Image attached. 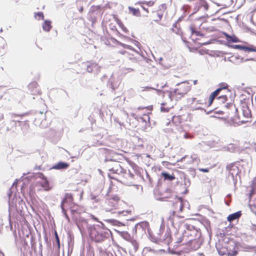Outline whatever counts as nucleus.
<instances>
[{"mask_svg":"<svg viewBox=\"0 0 256 256\" xmlns=\"http://www.w3.org/2000/svg\"><path fill=\"white\" fill-rule=\"evenodd\" d=\"M108 170V176L110 179L116 180L128 186H137L138 179L140 177V174L134 168L129 170L128 172L126 173L118 162H114Z\"/></svg>","mask_w":256,"mask_h":256,"instance_id":"nucleus-1","label":"nucleus"},{"mask_svg":"<svg viewBox=\"0 0 256 256\" xmlns=\"http://www.w3.org/2000/svg\"><path fill=\"white\" fill-rule=\"evenodd\" d=\"M191 90V86L188 81L178 84L174 91L169 94L170 99L178 100L186 95Z\"/></svg>","mask_w":256,"mask_h":256,"instance_id":"nucleus-2","label":"nucleus"},{"mask_svg":"<svg viewBox=\"0 0 256 256\" xmlns=\"http://www.w3.org/2000/svg\"><path fill=\"white\" fill-rule=\"evenodd\" d=\"M40 180H36L30 186V194H34L36 192H40L42 190L45 191H49L51 190L52 187L50 186L49 182L47 178L42 174H40Z\"/></svg>","mask_w":256,"mask_h":256,"instance_id":"nucleus-3","label":"nucleus"},{"mask_svg":"<svg viewBox=\"0 0 256 256\" xmlns=\"http://www.w3.org/2000/svg\"><path fill=\"white\" fill-rule=\"evenodd\" d=\"M217 249L219 254L222 256H235L237 254L236 244L232 240L227 242H223L219 244L217 246Z\"/></svg>","mask_w":256,"mask_h":256,"instance_id":"nucleus-4","label":"nucleus"},{"mask_svg":"<svg viewBox=\"0 0 256 256\" xmlns=\"http://www.w3.org/2000/svg\"><path fill=\"white\" fill-rule=\"evenodd\" d=\"M151 108L149 107L138 108L134 110L132 116L136 119H141L143 121H150L149 114H151Z\"/></svg>","mask_w":256,"mask_h":256,"instance_id":"nucleus-5","label":"nucleus"},{"mask_svg":"<svg viewBox=\"0 0 256 256\" xmlns=\"http://www.w3.org/2000/svg\"><path fill=\"white\" fill-rule=\"evenodd\" d=\"M106 233L101 228H91L90 232V238L96 242H100L104 240Z\"/></svg>","mask_w":256,"mask_h":256,"instance_id":"nucleus-6","label":"nucleus"},{"mask_svg":"<svg viewBox=\"0 0 256 256\" xmlns=\"http://www.w3.org/2000/svg\"><path fill=\"white\" fill-rule=\"evenodd\" d=\"M192 104L197 106L196 109H202L203 108H208L210 106L214 100L210 102V96L208 101L206 100V96H202L198 98H192Z\"/></svg>","mask_w":256,"mask_h":256,"instance_id":"nucleus-7","label":"nucleus"},{"mask_svg":"<svg viewBox=\"0 0 256 256\" xmlns=\"http://www.w3.org/2000/svg\"><path fill=\"white\" fill-rule=\"evenodd\" d=\"M251 116L250 111L248 107H244L242 112L238 114L234 118V120L238 124H242L247 122L248 119Z\"/></svg>","mask_w":256,"mask_h":256,"instance_id":"nucleus-8","label":"nucleus"},{"mask_svg":"<svg viewBox=\"0 0 256 256\" xmlns=\"http://www.w3.org/2000/svg\"><path fill=\"white\" fill-rule=\"evenodd\" d=\"M120 198L118 196H114L106 199L104 208L106 211L112 212L113 210L118 209Z\"/></svg>","mask_w":256,"mask_h":256,"instance_id":"nucleus-9","label":"nucleus"},{"mask_svg":"<svg viewBox=\"0 0 256 256\" xmlns=\"http://www.w3.org/2000/svg\"><path fill=\"white\" fill-rule=\"evenodd\" d=\"M216 19H207L200 25V28L206 32H213L216 30V26L214 24Z\"/></svg>","mask_w":256,"mask_h":256,"instance_id":"nucleus-10","label":"nucleus"},{"mask_svg":"<svg viewBox=\"0 0 256 256\" xmlns=\"http://www.w3.org/2000/svg\"><path fill=\"white\" fill-rule=\"evenodd\" d=\"M199 4L200 5V8H203L204 10H208L209 6L212 8L215 7V6H221L220 8L219 9L216 10V12L219 11L221 9L227 7V6L226 4L217 3V2H214V1H212V2L210 5H208L206 2V1H200Z\"/></svg>","mask_w":256,"mask_h":256,"instance_id":"nucleus-11","label":"nucleus"},{"mask_svg":"<svg viewBox=\"0 0 256 256\" xmlns=\"http://www.w3.org/2000/svg\"><path fill=\"white\" fill-rule=\"evenodd\" d=\"M184 232L189 239L191 240V244L193 242L196 243L198 242V238L200 237V234L198 230L195 228L192 230L187 228Z\"/></svg>","mask_w":256,"mask_h":256,"instance_id":"nucleus-12","label":"nucleus"},{"mask_svg":"<svg viewBox=\"0 0 256 256\" xmlns=\"http://www.w3.org/2000/svg\"><path fill=\"white\" fill-rule=\"evenodd\" d=\"M222 90H226L228 92H230V90H228V85L227 84L221 83L219 84V88L210 94V102L212 100H214L215 98L216 97Z\"/></svg>","mask_w":256,"mask_h":256,"instance_id":"nucleus-13","label":"nucleus"},{"mask_svg":"<svg viewBox=\"0 0 256 256\" xmlns=\"http://www.w3.org/2000/svg\"><path fill=\"white\" fill-rule=\"evenodd\" d=\"M190 114H186L182 115L174 116L172 118V121L176 124H181L186 120Z\"/></svg>","mask_w":256,"mask_h":256,"instance_id":"nucleus-14","label":"nucleus"},{"mask_svg":"<svg viewBox=\"0 0 256 256\" xmlns=\"http://www.w3.org/2000/svg\"><path fill=\"white\" fill-rule=\"evenodd\" d=\"M28 87L32 94H40L42 93L40 90L38 85L36 82H30Z\"/></svg>","mask_w":256,"mask_h":256,"instance_id":"nucleus-15","label":"nucleus"},{"mask_svg":"<svg viewBox=\"0 0 256 256\" xmlns=\"http://www.w3.org/2000/svg\"><path fill=\"white\" fill-rule=\"evenodd\" d=\"M86 70L88 72H99L100 70V66L95 62H87L86 64Z\"/></svg>","mask_w":256,"mask_h":256,"instance_id":"nucleus-16","label":"nucleus"},{"mask_svg":"<svg viewBox=\"0 0 256 256\" xmlns=\"http://www.w3.org/2000/svg\"><path fill=\"white\" fill-rule=\"evenodd\" d=\"M174 106L170 100L169 102H163L161 104L160 112H168L173 108Z\"/></svg>","mask_w":256,"mask_h":256,"instance_id":"nucleus-17","label":"nucleus"},{"mask_svg":"<svg viewBox=\"0 0 256 256\" xmlns=\"http://www.w3.org/2000/svg\"><path fill=\"white\" fill-rule=\"evenodd\" d=\"M69 166L68 163L60 162L54 166L53 168L56 170L66 169L68 168Z\"/></svg>","mask_w":256,"mask_h":256,"instance_id":"nucleus-18","label":"nucleus"},{"mask_svg":"<svg viewBox=\"0 0 256 256\" xmlns=\"http://www.w3.org/2000/svg\"><path fill=\"white\" fill-rule=\"evenodd\" d=\"M68 201L72 202L73 201V196L71 194H66L65 195L64 198L62 200L60 204L61 208H63V207H64V204Z\"/></svg>","mask_w":256,"mask_h":256,"instance_id":"nucleus-19","label":"nucleus"},{"mask_svg":"<svg viewBox=\"0 0 256 256\" xmlns=\"http://www.w3.org/2000/svg\"><path fill=\"white\" fill-rule=\"evenodd\" d=\"M240 216V212H238L229 215L227 218V220L229 222H232L235 220L238 219Z\"/></svg>","mask_w":256,"mask_h":256,"instance_id":"nucleus-20","label":"nucleus"},{"mask_svg":"<svg viewBox=\"0 0 256 256\" xmlns=\"http://www.w3.org/2000/svg\"><path fill=\"white\" fill-rule=\"evenodd\" d=\"M154 4V1H148V2H138L136 4V5H140V6L142 8L144 9V10H146L147 12H148V8H146V6H144V5H146L148 6H153Z\"/></svg>","mask_w":256,"mask_h":256,"instance_id":"nucleus-21","label":"nucleus"},{"mask_svg":"<svg viewBox=\"0 0 256 256\" xmlns=\"http://www.w3.org/2000/svg\"><path fill=\"white\" fill-rule=\"evenodd\" d=\"M162 176L164 178V180L172 181L176 178L174 174L170 175L166 172H162Z\"/></svg>","mask_w":256,"mask_h":256,"instance_id":"nucleus-22","label":"nucleus"},{"mask_svg":"<svg viewBox=\"0 0 256 256\" xmlns=\"http://www.w3.org/2000/svg\"><path fill=\"white\" fill-rule=\"evenodd\" d=\"M52 26L51 25V22L49 20H45L42 24L43 30L46 32H49L51 29Z\"/></svg>","mask_w":256,"mask_h":256,"instance_id":"nucleus-23","label":"nucleus"},{"mask_svg":"<svg viewBox=\"0 0 256 256\" xmlns=\"http://www.w3.org/2000/svg\"><path fill=\"white\" fill-rule=\"evenodd\" d=\"M236 47L240 48L242 50H244L246 52H256V46H236Z\"/></svg>","mask_w":256,"mask_h":256,"instance_id":"nucleus-24","label":"nucleus"},{"mask_svg":"<svg viewBox=\"0 0 256 256\" xmlns=\"http://www.w3.org/2000/svg\"><path fill=\"white\" fill-rule=\"evenodd\" d=\"M164 236L165 237L164 239V242L167 244H169L172 242V236L170 232L166 231Z\"/></svg>","mask_w":256,"mask_h":256,"instance_id":"nucleus-25","label":"nucleus"},{"mask_svg":"<svg viewBox=\"0 0 256 256\" xmlns=\"http://www.w3.org/2000/svg\"><path fill=\"white\" fill-rule=\"evenodd\" d=\"M128 10L130 12L132 13L133 15L136 16H140V12L138 8H135L132 6H129Z\"/></svg>","mask_w":256,"mask_h":256,"instance_id":"nucleus-26","label":"nucleus"},{"mask_svg":"<svg viewBox=\"0 0 256 256\" xmlns=\"http://www.w3.org/2000/svg\"><path fill=\"white\" fill-rule=\"evenodd\" d=\"M183 243L182 245H191V240L189 239L185 232L182 233Z\"/></svg>","mask_w":256,"mask_h":256,"instance_id":"nucleus-27","label":"nucleus"},{"mask_svg":"<svg viewBox=\"0 0 256 256\" xmlns=\"http://www.w3.org/2000/svg\"><path fill=\"white\" fill-rule=\"evenodd\" d=\"M176 242L177 244H181L182 245L183 238L182 234L177 233L175 236Z\"/></svg>","mask_w":256,"mask_h":256,"instance_id":"nucleus-28","label":"nucleus"},{"mask_svg":"<svg viewBox=\"0 0 256 256\" xmlns=\"http://www.w3.org/2000/svg\"><path fill=\"white\" fill-rule=\"evenodd\" d=\"M117 23L119 26L122 28V30L126 34H128V28L124 26L123 23L120 20L117 19Z\"/></svg>","mask_w":256,"mask_h":256,"instance_id":"nucleus-29","label":"nucleus"},{"mask_svg":"<svg viewBox=\"0 0 256 256\" xmlns=\"http://www.w3.org/2000/svg\"><path fill=\"white\" fill-rule=\"evenodd\" d=\"M218 100H219V102L224 104L228 100V97L226 95H222L218 98Z\"/></svg>","mask_w":256,"mask_h":256,"instance_id":"nucleus-30","label":"nucleus"},{"mask_svg":"<svg viewBox=\"0 0 256 256\" xmlns=\"http://www.w3.org/2000/svg\"><path fill=\"white\" fill-rule=\"evenodd\" d=\"M34 16L36 18H37L38 20H43L44 18V14L42 12H38L36 13Z\"/></svg>","mask_w":256,"mask_h":256,"instance_id":"nucleus-31","label":"nucleus"},{"mask_svg":"<svg viewBox=\"0 0 256 256\" xmlns=\"http://www.w3.org/2000/svg\"><path fill=\"white\" fill-rule=\"evenodd\" d=\"M190 30L192 34H195L196 36H202V34H201L199 32L196 30L192 26L190 28Z\"/></svg>","mask_w":256,"mask_h":256,"instance_id":"nucleus-32","label":"nucleus"},{"mask_svg":"<svg viewBox=\"0 0 256 256\" xmlns=\"http://www.w3.org/2000/svg\"><path fill=\"white\" fill-rule=\"evenodd\" d=\"M175 214H176V212L174 210H172L170 212V216H169V220L172 223L174 222V218L175 216Z\"/></svg>","mask_w":256,"mask_h":256,"instance_id":"nucleus-33","label":"nucleus"},{"mask_svg":"<svg viewBox=\"0 0 256 256\" xmlns=\"http://www.w3.org/2000/svg\"><path fill=\"white\" fill-rule=\"evenodd\" d=\"M54 236H55V238H56V242L58 243V247H60V239H59V238H58V233H57L56 231L54 232Z\"/></svg>","mask_w":256,"mask_h":256,"instance_id":"nucleus-34","label":"nucleus"},{"mask_svg":"<svg viewBox=\"0 0 256 256\" xmlns=\"http://www.w3.org/2000/svg\"><path fill=\"white\" fill-rule=\"evenodd\" d=\"M118 43L122 46L123 48H128V49H131V46H128V45H127V44H122L119 42H118Z\"/></svg>","mask_w":256,"mask_h":256,"instance_id":"nucleus-35","label":"nucleus"},{"mask_svg":"<svg viewBox=\"0 0 256 256\" xmlns=\"http://www.w3.org/2000/svg\"><path fill=\"white\" fill-rule=\"evenodd\" d=\"M110 29L114 31H116L117 33V34L118 35V36H121V34L116 29V28L115 26H112V27L110 28Z\"/></svg>","mask_w":256,"mask_h":256,"instance_id":"nucleus-36","label":"nucleus"},{"mask_svg":"<svg viewBox=\"0 0 256 256\" xmlns=\"http://www.w3.org/2000/svg\"><path fill=\"white\" fill-rule=\"evenodd\" d=\"M166 9V4H162L160 6V10L162 11H164Z\"/></svg>","mask_w":256,"mask_h":256,"instance_id":"nucleus-37","label":"nucleus"},{"mask_svg":"<svg viewBox=\"0 0 256 256\" xmlns=\"http://www.w3.org/2000/svg\"><path fill=\"white\" fill-rule=\"evenodd\" d=\"M62 212H64V215L65 217H66V218L68 220H69L68 216V214H67V213H66V210L64 209V207H63V208H62Z\"/></svg>","mask_w":256,"mask_h":256,"instance_id":"nucleus-38","label":"nucleus"},{"mask_svg":"<svg viewBox=\"0 0 256 256\" xmlns=\"http://www.w3.org/2000/svg\"><path fill=\"white\" fill-rule=\"evenodd\" d=\"M198 170L200 172H209V169L208 168H198Z\"/></svg>","mask_w":256,"mask_h":256,"instance_id":"nucleus-39","label":"nucleus"},{"mask_svg":"<svg viewBox=\"0 0 256 256\" xmlns=\"http://www.w3.org/2000/svg\"><path fill=\"white\" fill-rule=\"evenodd\" d=\"M184 138H192V136H191L189 135V134H184Z\"/></svg>","mask_w":256,"mask_h":256,"instance_id":"nucleus-40","label":"nucleus"},{"mask_svg":"<svg viewBox=\"0 0 256 256\" xmlns=\"http://www.w3.org/2000/svg\"><path fill=\"white\" fill-rule=\"evenodd\" d=\"M118 54H124L125 53H126V51H122V50H120L118 52Z\"/></svg>","mask_w":256,"mask_h":256,"instance_id":"nucleus-41","label":"nucleus"},{"mask_svg":"<svg viewBox=\"0 0 256 256\" xmlns=\"http://www.w3.org/2000/svg\"><path fill=\"white\" fill-rule=\"evenodd\" d=\"M192 156L194 159H196L197 158V155L196 154H193Z\"/></svg>","mask_w":256,"mask_h":256,"instance_id":"nucleus-42","label":"nucleus"},{"mask_svg":"<svg viewBox=\"0 0 256 256\" xmlns=\"http://www.w3.org/2000/svg\"><path fill=\"white\" fill-rule=\"evenodd\" d=\"M197 82H198V80H194V84H197Z\"/></svg>","mask_w":256,"mask_h":256,"instance_id":"nucleus-43","label":"nucleus"},{"mask_svg":"<svg viewBox=\"0 0 256 256\" xmlns=\"http://www.w3.org/2000/svg\"><path fill=\"white\" fill-rule=\"evenodd\" d=\"M82 10H83L82 8H81L80 11L82 12Z\"/></svg>","mask_w":256,"mask_h":256,"instance_id":"nucleus-44","label":"nucleus"},{"mask_svg":"<svg viewBox=\"0 0 256 256\" xmlns=\"http://www.w3.org/2000/svg\"><path fill=\"white\" fill-rule=\"evenodd\" d=\"M163 163H168V162H163Z\"/></svg>","mask_w":256,"mask_h":256,"instance_id":"nucleus-45","label":"nucleus"},{"mask_svg":"<svg viewBox=\"0 0 256 256\" xmlns=\"http://www.w3.org/2000/svg\"><path fill=\"white\" fill-rule=\"evenodd\" d=\"M168 191L170 193V190H168Z\"/></svg>","mask_w":256,"mask_h":256,"instance_id":"nucleus-46","label":"nucleus"}]
</instances>
